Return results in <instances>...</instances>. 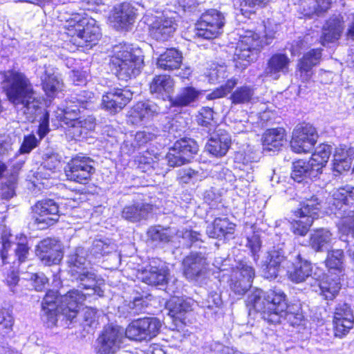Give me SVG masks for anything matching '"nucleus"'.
<instances>
[{"label":"nucleus","instance_id":"obj_1","mask_svg":"<svg viewBox=\"0 0 354 354\" xmlns=\"http://www.w3.org/2000/svg\"><path fill=\"white\" fill-rule=\"evenodd\" d=\"M2 89L8 100L28 120H33L41 101L30 79L22 72L9 70L3 73Z\"/></svg>","mask_w":354,"mask_h":354},{"label":"nucleus","instance_id":"obj_2","mask_svg":"<svg viewBox=\"0 0 354 354\" xmlns=\"http://www.w3.org/2000/svg\"><path fill=\"white\" fill-rule=\"evenodd\" d=\"M84 301V295L77 290H70L62 296L57 291L48 290L41 303L42 320L48 328L55 326L61 318L73 323Z\"/></svg>","mask_w":354,"mask_h":354},{"label":"nucleus","instance_id":"obj_3","mask_svg":"<svg viewBox=\"0 0 354 354\" xmlns=\"http://www.w3.org/2000/svg\"><path fill=\"white\" fill-rule=\"evenodd\" d=\"M247 305L260 312L262 318L271 324L281 323L283 313L289 306L287 304L286 294L277 288L267 292L255 290L249 295Z\"/></svg>","mask_w":354,"mask_h":354},{"label":"nucleus","instance_id":"obj_4","mask_svg":"<svg viewBox=\"0 0 354 354\" xmlns=\"http://www.w3.org/2000/svg\"><path fill=\"white\" fill-rule=\"evenodd\" d=\"M324 213L339 219V225L354 235V187L335 189L325 202Z\"/></svg>","mask_w":354,"mask_h":354},{"label":"nucleus","instance_id":"obj_5","mask_svg":"<svg viewBox=\"0 0 354 354\" xmlns=\"http://www.w3.org/2000/svg\"><path fill=\"white\" fill-rule=\"evenodd\" d=\"M111 62L118 79L127 81L138 75L143 66V57L139 50L124 44L113 48Z\"/></svg>","mask_w":354,"mask_h":354},{"label":"nucleus","instance_id":"obj_6","mask_svg":"<svg viewBox=\"0 0 354 354\" xmlns=\"http://www.w3.org/2000/svg\"><path fill=\"white\" fill-rule=\"evenodd\" d=\"M67 35L71 36L79 46L86 43L95 45L101 33L97 21L85 13H73L66 19Z\"/></svg>","mask_w":354,"mask_h":354},{"label":"nucleus","instance_id":"obj_7","mask_svg":"<svg viewBox=\"0 0 354 354\" xmlns=\"http://www.w3.org/2000/svg\"><path fill=\"white\" fill-rule=\"evenodd\" d=\"M225 17L223 13L209 9L203 13L195 24L194 37L212 39L217 37L223 32Z\"/></svg>","mask_w":354,"mask_h":354},{"label":"nucleus","instance_id":"obj_8","mask_svg":"<svg viewBox=\"0 0 354 354\" xmlns=\"http://www.w3.org/2000/svg\"><path fill=\"white\" fill-rule=\"evenodd\" d=\"M264 44L259 35L252 31L247 30L240 35V39L235 49L234 56L239 60L245 62L242 64L246 68L250 62L254 61Z\"/></svg>","mask_w":354,"mask_h":354},{"label":"nucleus","instance_id":"obj_9","mask_svg":"<svg viewBox=\"0 0 354 354\" xmlns=\"http://www.w3.org/2000/svg\"><path fill=\"white\" fill-rule=\"evenodd\" d=\"M198 151V146L194 140L183 138L176 141L169 148L165 160L171 167H180L189 162Z\"/></svg>","mask_w":354,"mask_h":354},{"label":"nucleus","instance_id":"obj_10","mask_svg":"<svg viewBox=\"0 0 354 354\" xmlns=\"http://www.w3.org/2000/svg\"><path fill=\"white\" fill-rule=\"evenodd\" d=\"M317 138V131L312 124H299L292 131L290 147L295 153H308L314 147Z\"/></svg>","mask_w":354,"mask_h":354},{"label":"nucleus","instance_id":"obj_11","mask_svg":"<svg viewBox=\"0 0 354 354\" xmlns=\"http://www.w3.org/2000/svg\"><path fill=\"white\" fill-rule=\"evenodd\" d=\"M94 162L85 156H76L66 165L64 172L67 179L81 184H86L95 172Z\"/></svg>","mask_w":354,"mask_h":354},{"label":"nucleus","instance_id":"obj_12","mask_svg":"<svg viewBox=\"0 0 354 354\" xmlns=\"http://www.w3.org/2000/svg\"><path fill=\"white\" fill-rule=\"evenodd\" d=\"M207 258L201 252H192L183 261V274L190 281L201 283L207 272Z\"/></svg>","mask_w":354,"mask_h":354},{"label":"nucleus","instance_id":"obj_13","mask_svg":"<svg viewBox=\"0 0 354 354\" xmlns=\"http://www.w3.org/2000/svg\"><path fill=\"white\" fill-rule=\"evenodd\" d=\"M296 251L290 254L288 257H285L284 251L279 245L274 246L272 250L268 252V257L266 263L263 266V275L268 279H275L281 269L286 270L293 259L292 255Z\"/></svg>","mask_w":354,"mask_h":354},{"label":"nucleus","instance_id":"obj_14","mask_svg":"<svg viewBox=\"0 0 354 354\" xmlns=\"http://www.w3.org/2000/svg\"><path fill=\"white\" fill-rule=\"evenodd\" d=\"M167 111V107L162 108L152 101L138 102L129 111V121L136 125L146 123Z\"/></svg>","mask_w":354,"mask_h":354},{"label":"nucleus","instance_id":"obj_15","mask_svg":"<svg viewBox=\"0 0 354 354\" xmlns=\"http://www.w3.org/2000/svg\"><path fill=\"white\" fill-rule=\"evenodd\" d=\"M126 337L124 328L119 326H106L99 337L97 354H115Z\"/></svg>","mask_w":354,"mask_h":354},{"label":"nucleus","instance_id":"obj_16","mask_svg":"<svg viewBox=\"0 0 354 354\" xmlns=\"http://www.w3.org/2000/svg\"><path fill=\"white\" fill-rule=\"evenodd\" d=\"M35 223L40 229L53 225L59 219V208L57 203L46 198L38 201L33 207Z\"/></svg>","mask_w":354,"mask_h":354},{"label":"nucleus","instance_id":"obj_17","mask_svg":"<svg viewBox=\"0 0 354 354\" xmlns=\"http://www.w3.org/2000/svg\"><path fill=\"white\" fill-rule=\"evenodd\" d=\"M72 281L77 283L79 289L77 290L80 295H84V300L87 296L97 295H102V290L97 286L96 274L92 268L86 270H75V272L71 274ZM73 290H76L73 289Z\"/></svg>","mask_w":354,"mask_h":354},{"label":"nucleus","instance_id":"obj_18","mask_svg":"<svg viewBox=\"0 0 354 354\" xmlns=\"http://www.w3.org/2000/svg\"><path fill=\"white\" fill-rule=\"evenodd\" d=\"M333 331L336 337L346 336L353 327L354 315L351 307L346 303H338L333 315Z\"/></svg>","mask_w":354,"mask_h":354},{"label":"nucleus","instance_id":"obj_19","mask_svg":"<svg viewBox=\"0 0 354 354\" xmlns=\"http://www.w3.org/2000/svg\"><path fill=\"white\" fill-rule=\"evenodd\" d=\"M95 100L94 93L88 91H82L78 93L72 95L66 101V105L59 109V113L76 117L80 115L81 109H89L93 107Z\"/></svg>","mask_w":354,"mask_h":354},{"label":"nucleus","instance_id":"obj_20","mask_svg":"<svg viewBox=\"0 0 354 354\" xmlns=\"http://www.w3.org/2000/svg\"><path fill=\"white\" fill-rule=\"evenodd\" d=\"M37 75L41 80L42 88L48 97H53L62 91V80L52 66H40L37 70Z\"/></svg>","mask_w":354,"mask_h":354},{"label":"nucleus","instance_id":"obj_21","mask_svg":"<svg viewBox=\"0 0 354 354\" xmlns=\"http://www.w3.org/2000/svg\"><path fill=\"white\" fill-rule=\"evenodd\" d=\"M132 96L133 93L128 89L114 88L102 96V104L106 111L115 113L127 105Z\"/></svg>","mask_w":354,"mask_h":354},{"label":"nucleus","instance_id":"obj_22","mask_svg":"<svg viewBox=\"0 0 354 354\" xmlns=\"http://www.w3.org/2000/svg\"><path fill=\"white\" fill-rule=\"evenodd\" d=\"M36 254L46 266L58 264L63 258L60 244L51 239L41 241L37 245Z\"/></svg>","mask_w":354,"mask_h":354},{"label":"nucleus","instance_id":"obj_23","mask_svg":"<svg viewBox=\"0 0 354 354\" xmlns=\"http://www.w3.org/2000/svg\"><path fill=\"white\" fill-rule=\"evenodd\" d=\"M177 27L172 17L162 15L156 17L149 26L151 37L160 41H165L172 37Z\"/></svg>","mask_w":354,"mask_h":354},{"label":"nucleus","instance_id":"obj_24","mask_svg":"<svg viewBox=\"0 0 354 354\" xmlns=\"http://www.w3.org/2000/svg\"><path fill=\"white\" fill-rule=\"evenodd\" d=\"M292 257L293 259L286 269L288 277L294 283H302L310 276L312 265L308 261L303 259L297 252L292 255Z\"/></svg>","mask_w":354,"mask_h":354},{"label":"nucleus","instance_id":"obj_25","mask_svg":"<svg viewBox=\"0 0 354 354\" xmlns=\"http://www.w3.org/2000/svg\"><path fill=\"white\" fill-rule=\"evenodd\" d=\"M325 206V203L323 204L318 195L306 193L301 198L299 207L295 211V215L310 217L313 221L315 218H317L319 212H324Z\"/></svg>","mask_w":354,"mask_h":354},{"label":"nucleus","instance_id":"obj_26","mask_svg":"<svg viewBox=\"0 0 354 354\" xmlns=\"http://www.w3.org/2000/svg\"><path fill=\"white\" fill-rule=\"evenodd\" d=\"M136 12L134 7L124 2L114 7L110 21L117 28H124L135 21Z\"/></svg>","mask_w":354,"mask_h":354},{"label":"nucleus","instance_id":"obj_27","mask_svg":"<svg viewBox=\"0 0 354 354\" xmlns=\"http://www.w3.org/2000/svg\"><path fill=\"white\" fill-rule=\"evenodd\" d=\"M57 118H59L64 124H66L71 133L74 136H80L86 133V131L94 129L95 126V118L92 116H88L86 118L81 119L79 115L76 117L67 115L65 113H57Z\"/></svg>","mask_w":354,"mask_h":354},{"label":"nucleus","instance_id":"obj_28","mask_svg":"<svg viewBox=\"0 0 354 354\" xmlns=\"http://www.w3.org/2000/svg\"><path fill=\"white\" fill-rule=\"evenodd\" d=\"M290 59L286 54L277 53L272 55L267 61L264 74L273 80H278L281 74L289 72Z\"/></svg>","mask_w":354,"mask_h":354},{"label":"nucleus","instance_id":"obj_29","mask_svg":"<svg viewBox=\"0 0 354 354\" xmlns=\"http://www.w3.org/2000/svg\"><path fill=\"white\" fill-rule=\"evenodd\" d=\"M168 269L164 263L155 260L150 262L142 276L143 282L151 286L164 285L167 281Z\"/></svg>","mask_w":354,"mask_h":354},{"label":"nucleus","instance_id":"obj_30","mask_svg":"<svg viewBox=\"0 0 354 354\" xmlns=\"http://www.w3.org/2000/svg\"><path fill=\"white\" fill-rule=\"evenodd\" d=\"M231 145V137L224 130L218 129L209 139L206 150L216 157L225 156Z\"/></svg>","mask_w":354,"mask_h":354},{"label":"nucleus","instance_id":"obj_31","mask_svg":"<svg viewBox=\"0 0 354 354\" xmlns=\"http://www.w3.org/2000/svg\"><path fill=\"white\" fill-rule=\"evenodd\" d=\"M153 210V206L149 203L136 202L125 205L122 212L121 217L131 223H137L147 220Z\"/></svg>","mask_w":354,"mask_h":354},{"label":"nucleus","instance_id":"obj_32","mask_svg":"<svg viewBox=\"0 0 354 354\" xmlns=\"http://www.w3.org/2000/svg\"><path fill=\"white\" fill-rule=\"evenodd\" d=\"M321 171L316 168L309 159L308 160H298L292 163L291 177L295 181L301 183L308 182L316 178Z\"/></svg>","mask_w":354,"mask_h":354},{"label":"nucleus","instance_id":"obj_33","mask_svg":"<svg viewBox=\"0 0 354 354\" xmlns=\"http://www.w3.org/2000/svg\"><path fill=\"white\" fill-rule=\"evenodd\" d=\"M235 225L227 218H216L212 225L207 226V234L214 239H229L234 233Z\"/></svg>","mask_w":354,"mask_h":354},{"label":"nucleus","instance_id":"obj_34","mask_svg":"<svg viewBox=\"0 0 354 354\" xmlns=\"http://www.w3.org/2000/svg\"><path fill=\"white\" fill-rule=\"evenodd\" d=\"M286 141V131L283 128L267 129L262 136L263 150L264 152L279 151Z\"/></svg>","mask_w":354,"mask_h":354},{"label":"nucleus","instance_id":"obj_35","mask_svg":"<svg viewBox=\"0 0 354 354\" xmlns=\"http://www.w3.org/2000/svg\"><path fill=\"white\" fill-rule=\"evenodd\" d=\"M344 29L343 18L337 16L329 19L323 28L321 43L326 46L338 40Z\"/></svg>","mask_w":354,"mask_h":354},{"label":"nucleus","instance_id":"obj_36","mask_svg":"<svg viewBox=\"0 0 354 354\" xmlns=\"http://www.w3.org/2000/svg\"><path fill=\"white\" fill-rule=\"evenodd\" d=\"M159 131L157 128L146 129L138 131L135 136L133 141L125 140L122 145V149L127 151V153H133L137 149L147 144L148 142L154 140L158 136Z\"/></svg>","mask_w":354,"mask_h":354},{"label":"nucleus","instance_id":"obj_37","mask_svg":"<svg viewBox=\"0 0 354 354\" xmlns=\"http://www.w3.org/2000/svg\"><path fill=\"white\" fill-rule=\"evenodd\" d=\"M330 3L331 0H302L299 11L305 17L319 16L329 9Z\"/></svg>","mask_w":354,"mask_h":354},{"label":"nucleus","instance_id":"obj_38","mask_svg":"<svg viewBox=\"0 0 354 354\" xmlns=\"http://www.w3.org/2000/svg\"><path fill=\"white\" fill-rule=\"evenodd\" d=\"M182 60V53L176 48H170L159 56L157 66L163 70L172 71L180 66Z\"/></svg>","mask_w":354,"mask_h":354},{"label":"nucleus","instance_id":"obj_39","mask_svg":"<svg viewBox=\"0 0 354 354\" xmlns=\"http://www.w3.org/2000/svg\"><path fill=\"white\" fill-rule=\"evenodd\" d=\"M201 92L192 86L181 88L174 97H170L169 101L173 106H191L198 98Z\"/></svg>","mask_w":354,"mask_h":354},{"label":"nucleus","instance_id":"obj_40","mask_svg":"<svg viewBox=\"0 0 354 354\" xmlns=\"http://www.w3.org/2000/svg\"><path fill=\"white\" fill-rule=\"evenodd\" d=\"M174 83L172 79L168 75H156L150 84V91L156 94L157 97H169L172 91Z\"/></svg>","mask_w":354,"mask_h":354},{"label":"nucleus","instance_id":"obj_41","mask_svg":"<svg viewBox=\"0 0 354 354\" xmlns=\"http://www.w3.org/2000/svg\"><path fill=\"white\" fill-rule=\"evenodd\" d=\"M331 232L325 228L315 230L310 235V245L316 252L328 250L332 241Z\"/></svg>","mask_w":354,"mask_h":354},{"label":"nucleus","instance_id":"obj_42","mask_svg":"<svg viewBox=\"0 0 354 354\" xmlns=\"http://www.w3.org/2000/svg\"><path fill=\"white\" fill-rule=\"evenodd\" d=\"M319 287L325 299L333 300L341 288L340 279L337 276L327 275L319 281Z\"/></svg>","mask_w":354,"mask_h":354},{"label":"nucleus","instance_id":"obj_43","mask_svg":"<svg viewBox=\"0 0 354 354\" xmlns=\"http://www.w3.org/2000/svg\"><path fill=\"white\" fill-rule=\"evenodd\" d=\"M168 305L169 315L176 319H183L186 313L192 310L191 301L180 297H174Z\"/></svg>","mask_w":354,"mask_h":354},{"label":"nucleus","instance_id":"obj_44","mask_svg":"<svg viewBox=\"0 0 354 354\" xmlns=\"http://www.w3.org/2000/svg\"><path fill=\"white\" fill-rule=\"evenodd\" d=\"M85 251L83 248H78L75 252L71 254L68 257V264L70 268V272H75L80 270L90 268V262L85 257Z\"/></svg>","mask_w":354,"mask_h":354},{"label":"nucleus","instance_id":"obj_45","mask_svg":"<svg viewBox=\"0 0 354 354\" xmlns=\"http://www.w3.org/2000/svg\"><path fill=\"white\" fill-rule=\"evenodd\" d=\"M352 156L345 148L336 149L333 155L334 169L339 173L349 170L353 161Z\"/></svg>","mask_w":354,"mask_h":354},{"label":"nucleus","instance_id":"obj_46","mask_svg":"<svg viewBox=\"0 0 354 354\" xmlns=\"http://www.w3.org/2000/svg\"><path fill=\"white\" fill-rule=\"evenodd\" d=\"M332 149L331 145L323 143L317 146L315 152L312 154L310 160L319 171L328 162Z\"/></svg>","mask_w":354,"mask_h":354},{"label":"nucleus","instance_id":"obj_47","mask_svg":"<svg viewBox=\"0 0 354 354\" xmlns=\"http://www.w3.org/2000/svg\"><path fill=\"white\" fill-rule=\"evenodd\" d=\"M142 298H135L133 301L125 302L123 305L118 307V312L121 316L127 317L133 316L142 313L146 306L144 304Z\"/></svg>","mask_w":354,"mask_h":354},{"label":"nucleus","instance_id":"obj_48","mask_svg":"<svg viewBox=\"0 0 354 354\" xmlns=\"http://www.w3.org/2000/svg\"><path fill=\"white\" fill-rule=\"evenodd\" d=\"M322 57V50L319 48L312 49L306 54L299 60L298 67L301 72H308L312 68L316 66Z\"/></svg>","mask_w":354,"mask_h":354},{"label":"nucleus","instance_id":"obj_49","mask_svg":"<svg viewBox=\"0 0 354 354\" xmlns=\"http://www.w3.org/2000/svg\"><path fill=\"white\" fill-rule=\"evenodd\" d=\"M254 95V88L251 86L244 85L238 87L230 95V100L234 104L250 102Z\"/></svg>","mask_w":354,"mask_h":354},{"label":"nucleus","instance_id":"obj_50","mask_svg":"<svg viewBox=\"0 0 354 354\" xmlns=\"http://www.w3.org/2000/svg\"><path fill=\"white\" fill-rule=\"evenodd\" d=\"M177 236L183 240V245L187 248L192 246L201 248L202 235L196 231L183 229L177 232Z\"/></svg>","mask_w":354,"mask_h":354},{"label":"nucleus","instance_id":"obj_51","mask_svg":"<svg viewBox=\"0 0 354 354\" xmlns=\"http://www.w3.org/2000/svg\"><path fill=\"white\" fill-rule=\"evenodd\" d=\"M282 319L287 320L292 326L300 325L304 319L301 305L299 304L289 305L283 313Z\"/></svg>","mask_w":354,"mask_h":354},{"label":"nucleus","instance_id":"obj_52","mask_svg":"<svg viewBox=\"0 0 354 354\" xmlns=\"http://www.w3.org/2000/svg\"><path fill=\"white\" fill-rule=\"evenodd\" d=\"M145 340L151 339L159 333L161 327L160 322L156 317H145L142 319Z\"/></svg>","mask_w":354,"mask_h":354},{"label":"nucleus","instance_id":"obj_53","mask_svg":"<svg viewBox=\"0 0 354 354\" xmlns=\"http://www.w3.org/2000/svg\"><path fill=\"white\" fill-rule=\"evenodd\" d=\"M147 234L151 241L162 243L169 242L171 237L169 230L160 225L150 227Z\"/></svg>","mask_w":354,"mask_h":354},{"label":"nucleus","instance_id":"obj_54","mask_svg":"<svg viewBox=\"0 0 354 354\" xmlns=\"http://www.w3.org/2000/svg\"><path fill=\"white\" fill-rule=\"evenodd\" d=\"M237 83L238 79L236 77H232L227 80L225 84L221 85L219 88H216L211 93H209L206 98L212 100L225 97L232 92Z\"/></svg>","mask_w":354,"mask_h":354},{"label":"nucleus","instance_id":"obj_55","mask_svg":"<svg viewBox=\"0 0 354 354\" xmlns=\"http://www.w3.org/2000/svg\"><path fill=\"white\" fill-rule=\"evenodd\" d=\"M344 252L342 250H334L328 252L326 260V266L329 270H335L339 272L343 267Z\"/></svg>","mask_w":354,"mask_h":354},{"label":"nucleus","instance_id":"obj_56","mask_svg":"<svg viewBox=\"0 0 354 354\" xmlns=\"http://www.w3.org/2000/svg\"><path fill=\"white\" fill-rule=\"evenodd\" d=\"M142 319L133 321L124 331L125 335L130 339L136 341L145 340Z\"/></svg>","mask_w":354,"mask_h":354},{"label":"nucleus","instance_id":"obj_57","mask_svg":"<svg viewBox=\"0 0 354 354\" xmlns=\"http://www.w3.org/2000/svg\"><path fill=\"white\" fill-rule=\"evenodd\" d=\"M298 220H294L292 223V231L295 234L305 236L313 224L312 218L304 216L295 215Z\"/></svg>","mask_w":354,"mask_h":354},{"label":"nucleus","instance_id":"obj_58","mask_svg":"<svg viewBox=\"0 0 354 354\" xmlns=\"http://www.w3.org/2000/svg\"><path fill=\"white\" fill-rule=\"evenodd\" d=\"M60 162L54 156L49 157L46 160L39 169L37 175L39 177L47 179L50 177L54 170L59 166Z\"/></svg>","mask_w":354,"mask_h":354},{"label":"nucleus","instance_id":"obj_59","mask_svg":"<svg viewBox=\"0 0 354 354\" xmlns=\"http://www.w3.org/2000/svg\"><path fill=\"white\" fill-rule=\"evenodd\" d=\"M230 289L237 297H242L251 288L252 284L248 280L244 281L242 279L232 276L230 282Z\"/></svg>","mask_w":354,"mask_h":354},{"label":"nucleus","instance_id":"obj_60","mask_svg":"<svg viewBox=\"0 0 354 354\" xmlns=\"http://www.w3.org/2000/svg\"><path fill=\"white\" fill-rule=\"evenodd\" d=\"M112 250L113 247L109 243L100 239L95 240L91 248V254L97 258L110 253Z\"/></svg>","mask_w":354,"mask_h":354},{"label":"nucleus","instance_id":"obj_61","mask_svg":"<svg viewBox=\"0 0 354 354\" xmlns=\"http://www.w3.org/2000/svg\"><path fill=\"white\" fill-rule=\"evenodd\" d=\"M16 239L18 240L17 243V248L15 249V254L20 263L24 262L29 252V248L27 245L28 241L26 236L23 234L16 236Z\"/></svg>","mask_w":354,"mask_h":354},{"label":"nucleus","instance_id":"obj_62","mask_svg":"<svg viewBox=\"0 0 354 354\" xmlns=\"http://www.w3.org/2000/svg\"><path fill=\"white\" fill-rule=\"evenodd\" d=\"M26 278L30 281L32 286L36 291H42L48 282V278L42 272L31 273Z\"/></svg>","mask_w":354,"mask_h":354},{"label":"nucleus","instance_id":"obj_63","mask_svg":"<svg viewBox=\"0 0 354 354\" xmlns=\"http://www.w3.org/2000/svg\"><path fill=\"white\" fill-rule=\"evenodd\" d=\"M232 275L241 278L244 281L248 280L249 283L252 284L255 272L252 266L247 264H241L240 267H238L237 269L234 271Z\"/></svg>","mask_w":354,"mask_h":354},{"label":"nucleus","instance_id":"obj_64","mask_svg":"<svg viewBox=\"0 0 354 354\" xmlns=\"http://www.w3.org/2000/svg\"><path fill=\"white\" fill-rule=\"evenodd\" d=\"M38 140L35 135L30 134L24 136L23 142L19 149L20 153H29L37 145Z\"/></svg>","mask_w":354,"mask_h":354}]
</instances>
